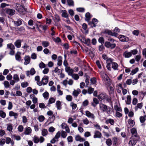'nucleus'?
<instances>
[{"mask_svg": "<svg viewBox=\"0 0 146 146\" xmlns=\"http://www.w3.org/2000/svg\"><path fill=\"white\" fill-rule=\"evenodd\" d=\"M62 58L61 56H59L58 57L57 60L58 62L57 65L59 66H60L62 64Z\"/></svg>", "mask_w": 146, "mask_h": 146, "instance_id": "obj_24", "label": "nucleus"}, {"mask_svg": "<svg viewBox=\"0 0 146 146\" xmlns=\"http://www.w3.org/2000/svg\"><path fill=\"white\" fill-rule=\"evenodd\" d=\"M31 132V129L30 127H28L25 130V135H28Z\"/></svg>", "mask_w": 146, "mask_h": 146, "instance_id": "obj_40", "label": "nucleus"}, {"mask_svg": "<svg viewBox=\"0 0 146 146\" xmlns=\"http://www.w3.org/2000/svg\"><path fill=\"white\" fill-rule=\"evenodd\" d=\"M56 105L58 110H60L61 109V102L60 101L58 100L56 102Z\"/></svg>", "mask_w": 146, "mask_h": 146, "instance_id": "obj_37", "label": "nucleus"}, {"mask_svg": "<svg viewBox=\"0 0 146 146\" xmlns=\"http://www.w3.org/2000/svg\"><path fill=\"white\" fill-rule=\"evenodd\" d=\"M122 110H116L115 114L116 116L118 117H120L122 116V114L118 111H121Z\"/></svg>", "mask_w": 146, "mask_h": 146, "instance_id": "obj_36", "label": "nucleus"}, {"mask_svg": "<svg viewBox=\"0 0 146 146\" xmlns=\"http://www.w3.org/2000/svg\"><path fill=\"white\" fill-rule=\"evenodd\" d=\"M98 21L97 19L95 18H93L91 22H90L88 24L90 25L92 27H96V25L98 23Z\"/></svg>", "mask_w": 146, "mask_h": 146, "instance_id": "obj_9", "label": "nucleus"}, {"mask_svg": "<svg viewBox=\"0 0 146 146\" xmlns=\"http://www.w3.org/2000/svg\"><path fill=\"white\" fill-rule=\"evenodd\" d=\"M104 33L107 34L108 35L112 36H117V33H116L113 32L109 30L108 29L105 30L104 31Z\"/></svg>", "mask_w": 146, "mask_h": 146, "instance_id": "obj_8", "label": "nucleus"}, {"mask_svg": "<svg viewBox=\"0 0 146 146\" xmlns=\"http://www.w3.org/2000/svg\"><path fill=\"white\" fill-rule=\"evenodd\" d=\"M98 41L101 44H103L104 42V38L102 37H100L98 39Z\"/></svg>", "mask_w": 146, "mask_h": 146, "instance_id": "obj_61", "label": "nucleus"}, {"mask_svg": "<svg viewBox=\"0 0 146 146\" xmlns=\"http://www.w3.org/2000/svg\"><path fill=\"white\" fill-rule=\"evenodd\" d=\"M99 103L98 100L96 98H94L93 99V102L92 103V105L95 106L96 105Z\"/></svg>", "mask_w": 146, "mask_h": 146, "instance_id": "obj_46", "label": "nucleus"}, {"mask_svg": "<svg viewBox=\"0 0 146 146\" xmlns=\"http://www.w3.org/2000/svg\"><path fill=\"white\" fill-rule=\"evenodd\" d=\"M67 1L68 5L69 6L74 5V2L73 0H67Z\"/></svg>", "mask_w": 146, "mask_h": 146, "instance_id": "obj_44", "label": "nucleus"}, {"mask_svg": "<svg viewBox=\"0 0 146 146\" xmlns=\"http://www.w3.org/2000/svg\"><path fill=\"white\" fill-rule=\"evenodd\" d=\"M22 40H21L18 39L15 42L14 44L15 46L17 48H20L21 46V42Z\"/></svg>", "mask_w": 146, "mask_h": 146, "instance_id": "obj_17", "label": "nucleus"}, {"mask_svg": "<svg viewBox=\"0 0 146 146\" xmlns=\"http://www.w3.org/2000/svg\"><path fill=\"white\" fill-rule=\"evenodd\" d=\"M106 143L107 145L108 146H110L112 145V141L111 139L109 138L107 139L106 141Z\"/></svg>", "mask_w": 146, "mask_h": 146, "instance_id": "obj_41", "label": "nucleus"}, {"mask_svg": "<svg viewBox=\"0 0 146 146\" xmlns=\"http://www.w3.org/2000/svg\"><path fill=\"white\" fill-rule=\"evenodd\" d=\"M44 118V117L43 115H40L38 117V120L40 122L43 121Z\"/></svg>", "mask_w": 146, "mask_h": 146, "instance_id": "obj_64", "label": "nucleus"}, {"mask_svg": "<svg viewBox=\"0 0 146 146\" xmlns=\"http://www.w3.org/2000/svg\"><path fill=\"white\" fill-rule=\"evenodd\" d=\"M86 115L89 117H92V118H94V114L91 113L88 111H86Z\"/></svg>", "mask_w": 146, "mask_h": 146, "instance_id": "obj_28", "label": "nucleus"}, {"mask_svg": "<svg viewBox=\"0 0 146 146\" xmlns=\"http://www.w3.org/2000/svg\"><path fill=\"white\" fill-rule=\"evenodd\" d=\"M130 52L131 53L132 55V54L133 55H135L137 54L138 52V51L137 49H135L131 50L130 51Z\"/></svg>", "mask_w": 146, "mask_h": 146, "instance_id": "obj_55", "label": "nucleus"}, {"mask_svg": "<svg viewBox=\"0 0 146 146\" xmlns=\"http://www.w3.org/2000/svg\"><path fill=\"white\" fill-rule=\"evenodd\" d=\"M100 107L101 110H107L109 108L107 106L102 104H100Z\"/></svg>", "mask_w": 146, "mask_h": 146, "instance_id": "obj_30", "label": "nucleus"}, {"mask_svg": "<svg viewBox=\"0 0 146 146\" xmlns=\"http://www.w3.org/2000/svg\"><path fill=\"white\" fill-rule=\"evenodd\" d=\"M13 129V127L11 124H8L7 125V130L10 132Z\"/></svg>", "mask_w": 146, "mask_h": 146, "instance_id": "obj_51", "label": "nucleus"}, {"mask_svg": "<svg viewBox=\"0 0 146 146\" xmlns=\"http://www.w3.org/2000/svg\"><path fill=\"white\" fill-rule=\"evenodd\" d=\"M42 44L44 47H47L49 44V42L47 41H42Z\"/></svg>", "mask_w": 146, "mask_h": 146, "instance_id": "obj_35", "label": "nucleus"}, {"mask_svg": "<svg viewBox=\"0 0 146 146\" xmlns=\"http://www.w3.org/2000/svg\"><path fill=\"white\" fill-rule=\"evenodd\" d=\"M54 16V18L53 19L54 22H58L60 21V17L58 15L56 14Z\"/></svg>", "mask_w": 146, "mask_h": 146, "instance_id": "obj_29", "label": "nucleus"}, {"mask_svg": "<svg viewBox=\"0 0 146 146\" xmlns=\"http://www.w3.org/2000/svg\"><path fill=\"white\" fill-rule=\"evenodd\" d=\"M70 106L72 107V109H75L77 107L76 104L72 102H71L70 103Z\"/></svg>", "mask_w": 146, "mask_h": 146, "instance_id": "obj_57", "label": "nucleus"}, {"mask_svg": "<svg viewBox=\"0 0 146 146\" xmlns=\"http://www.w3.org/2000/svg\"><path fill=\"white\" fill-rule=\"evenodd\" d=\"M36 73V71L33 68H31L30 71H28L26 72V74L27 76H29V75L33 76Z\"/></svg>", "mask_w": 146, "mask_h": 146, "instance_id": "obj_6", "label": "nucleus"}, {"mask_svg": "<svg viewBox=\"0 0 146 146\" xmlns=\"http://www.w3.org/2000/svg\"><path fill=\"white\" fill-rule=\"evenodd\" d=\"M123 56L126 58H129L131 56V53L130 52H128L127 51H125L123 54Z\"/></svg>", "mask_w": 146, "mask_h": 146, "instance_id": "obj_16", "label": "nucleus"}, {"mask_svg": "<svg viewBox=\"0 0 146 146\" xmlns=\"http://www.w3.org/2000/svg\"><path fill=\"white\" fill-rule=\"evenodd\" d=\"M83 40L84 41V43L86 44L88 46H89L90 44V40L89 38L86 39V38H83Z\"/></svg>", "mask_w": 146, "mask_h": 146, "instance_id": "obj_32", "label": "nucleus"}, {"mask_svg": "<svg viewBox=\"0 0 146 146\" xmlns=\"http://www.w3.org/2000/svg\"><path fill=\"white\" fill-rule=\"evenodd\" d=\"M6 116V113L2 110H0V116L2 118H5Z\"/></svg>", "mask_w": 146, "mask_h": 146, "instance_id": "obj_42", "label": "nucleus"}, {"mask_svg": "<svg viewBox=\"0 0 146 146\" xmlns=\"http://www.w3.org/2000/svg\"><path fill=\"white\" fill-rule=\"evenodd\" d=\"M55 101V99L53 98H50L48 100V102L47 104V106H48L50 104L54 103Z\"/></svg>", "mask_w": 146, "mask_h": 146, "instance_id": "obj_33", "label": "nucleus"}, {"mask_svg": "<svg viewBox=\"0 0 146 146\" xmlns=\"http://www.w3.org/2000/svg\"><path fill=\"white\" fill-rule=\"evenodd\" d=\"M42 95L44 98L46 100L48 99L49 96V94L47 92H46L43 93Z\"/></svg>", "mask_w": 146, "mask_h": 146, "instance_id": "obj_50", "label": "nucleus"}, {"mask_svg": "<svg viewBox=\"0 0 146 146\" xmlns=\"http://www.w3.org/2000/svg\"><path fill=\"white\" fill-rule=\"evenodd\" d=\"M106 123L107 124L110 123L111 125H113L114 124V121L113 119H109L106 121Z\"/></svg>", "mask_w": 146, "mask_h": 146, "instance_id": "obj_31", "label": "nucleus"}, {"mask_svg": "<svg viewBox=\"0 0 146 146\" xmlns=\"http://www.w3.org/2000/svg\"><path fill=\"white\" fill-rule=\"evenodd\" d=\"M48 77L47 76H44L42 79V85H44L46 84L48 82Z\"/></svg>", "mask_w": 146, "mask_h": 146, "instance_id": "obj_14", "label": "nucleus"}, {"mask_svg": "<svg viewBox=\"0 0 146 146\" xmlns=\"http://www.w3.org/2000/svg\"><path fill=\"white\" fill-rule=\"evenodd\" d=\"M131 96H128L127 97V99L126 101V103L127 104H129L131 103Z\"/></svg>", "mask_w": 146, "mask_h": 146, "instance_id": "obj_43", "label": "nucleus"}, {"mask_svg": "<svg viewBox=\"0 0 146 146\" xmlns=\"http://www.w3.org/2000/svg\"><path fill=\"white\" fill-rule=\"evenodd\" d=\"M55 118V116L54 115L49 116L48 119L46 122V123H47V125H48L51 123H53Z\"/></svg>", "mask_w": 146, "mask_h": 146, "instance_id": "obj_4", "label": "nucleus"}, {"mask_svg": "<svg viewBox=\"0 0 146 146\" xmlns=\"http://www.w3.org/2000/svg\"><path fill=\"white\" fill-rule=\"evenodd\" d=\"M48 133L47 130L45 129H43L42 131V135L43 136H45L47 135Z\"/></svg>", "mask_w": 146, "mask_h": 146, "instance_id": "obj_45", "label": "nucleus"}, {"mask_svg": "<svg viewBox=\"0 0 146 146\" xmlns=\"http://www.w3.org/2000/svg\"><path fill=\"white\" fill-rule=\"evenodd\" d=\"M4 85L5 87L6 88H8L9 87L10 84L9 82L7 81H5L4 82Z\"/></svg>", "mask_w": 146, "mask_h": 146, "instance_id": "obj_58", "label": "nucleus"}, {"mask_svg": "<svg viewBox=\"0 0 146 146\" xmlns=\"http://www.w3.org/2000/svg\"><path fill=\"white\" fill-rule=\"evenodd\" d=\"M102 134L100 132L98 131H95L94 135V138H100L102 137Z\"/></svg>", "mask_w": 146, "mask_h": 146, "instance_id": "obj_13", "label": "nucleus"}, {"mask_svg": "<svg viewBox=\"0 0 146 146\" xmlns=\"http://www.w3.org/2000/svg\"><path fill=\"white\" fill-rule=\"evenodd\" d=\"M112 67L114 70H118V64L116 62H113L112 63Z\"/></svg>", "mask_w": 146, "mask_h": 146, "instance_id": "obj_21", "label": "nucleus"}, {"mask_svg": "<svg viewBox=\"0 0 146 146\" xmlns=\"http://www.w3.org/2000/svg\"><path fill=\"white\" fill-rule=\"evenodd\" d=\"M15 9L17 12L21 14H23L25 12V9L23 6L19 3L16 4Z\"/></svg>", "mask_w": 146, "mask_h": 146, "instance_id": "obj_1", "label": "nucleus"}, {"mask_svg": "<svg viewBox=\"0 0 146 146\" xmlns=\"http://www.w3.org/2000/svg\"><path fill=\"white\" fill-rule=\"evenodd\" d=\"M61 12L62 13L61 16L63 17L68 18V16L66 10H62L61 11Z\"/></svg>", "mask_w": 146, "mask_h": 146, "instance_id": "obj_20", "label": "nucleus"}, {"mask_svg": "<svg viewBox=\"0 0 146 146\" xmlns=\"http://www.w3.org/2000/svg\"><path fill=\"white\" fill-rule=\"evenodd\" d=\"M113 145L115 146H116L118 143V139L117 137H115L112 139Z\"/></svg>", "mask_w": 146, "mask_h": 146, "instance_id": "obj_26", "label": "nucleus"}, {"mask_svg": "<svg viewBox=\"0 0 146 146\" xmlns=\"http://www.w3.org/2000/svg\"><path fill=\"white\" fill-rule=\"evenodd\" d=\"M5 140L3 138L0 139V145L3 146L5 143Z\"/></svg>", "mask_w": 146, "mask_h": 146, "instance_id": "obj_48", "label": "nucleus"}, {"mask_svg": "<svg viewBox=\"0 0 146 146\" xmlns=\"http://www.w3.org/2000/svg\"><path fill=\"white\" fill-rule=\"evenodd\" d=\"M94 89L91 87H89L88 90V93L90 94H91L93 92Z\"/></svg>", "mask_w": 146, "mask_h": 146, "instance_id": "obj_52", "label": "nucleus"}, {"mask_svg": "<svg viewBox=\"0 0 146 146\" xmlns=\"http://www.w3.org/2000/svg\"><path fill=\"white\" fill-rule=\"evenodd\" d=\"M103 80V83L105 84L107 87L110 86L111 84L110 79L108 76L106 74H104L102 76Z\"/></svg>", "mask_w": 146, "mask_h": 146, "instance_id": "obj_2", "label": "nucleus"}, {"mask_svg": "<svg viewBox=\"0 0 146 146\" xmlns=\"http://www.w3.org/2000/svg\"><path fill=\"white\" fill-rule=\"evenodd\" d=\"M119 40L122 42L127 41L129 40V38L122 35H120L119 36Z\"/></svg>", "mask_w": 146, "mask_h": 146, "instance_id": "obj_12", "label": "nucleus"}, {"mask_svg": "<svg viewBox=\"0 0 146 146\" xmlns=\"http://www.w3.org/2000/svg\"><path fill=\"white\" fill-rule=\"evenodd\" d=\"M22 20L21 19H17L16 21H14V24H15L17 26H19L22 24Z\"/></svg>", "mask_w": 146, "mask_h": 146, "instance_id": "obj_22", "label": "nucleus"}, {"mask_svg": "<svg viewBox=\"0 0 146 146\" xmlns=\"http://www.w3.org/2000/svg\"><path fill=\"white\" fill-rule=\"evenodd\" d=\"M107 96V95L106 94L101 93L98 96V98L100 101H102L106 99Z\"/></svg>", "mask_w": 146, "mask_h": 146, "instance_id": "obj_3", "label": "nucleus"}, {"mask_svg": "<svg viewBox=\"0 0 146 146\" xmlns=\"http://www.w3.org/2000/svg\"><path fill=\"white\" fill-rule=\"evenodd\" d=\"M139 119L140 122L142 123H144L146 120V119L145 118V117H143V116L140 117Z\"/></svg>", "mask_w": 146, "mask_h": 146, "instance_id": "obj_63", "label": "nucleus"}, {"mask_svg": "<svg viewBox=\"0 0 146 146\" xmlns=\"http://www.w3.org/2000/svg\"><path fill=\"white\" fill-rule=\"evenodd\" d=\"M61 135L62 137L65 138L67 136V134L65 131H62Z\"/></svg>", "mask_w": 146, "mask_h": 146, "instance_id": "obj_62", "label": "nucleus"}, {"mask_svg": "<svg viewBox=\"0 0 146 146\" xmlns=\"http://www.w3.org/2000/svg\"><path fill=\"white\" fill-rule=\"evenodd\" d=\"M142 106L143 104L142 103H138L137 104V106L135 107V109L136 110L138 109H141Z\"/></svg>", "mask_w": 146, "mask_h": 146, "instance_id": "obj_53", "label": "nucleus"}, {"mask_svg": "<svg viewBox=\"0 0 146 146\" xmlns=\"http://www.w3.org/2000/svg\"><path fill=\"white\" fill-rule=\"evenodd\" d=\"M39 67L40 68H42L45 67V64L42 62H41L39 64Z\"/></svg>", "mask_w": 146, "mask_h": 146, "instance_id": "obj_60", "label": "nucleus"}, {"mask_svg": "<svg viewBox=\"0 0 146 146\" xmlns=\"http://www.w3.org/2000/svg\"><path fill=\"white\" fill-rule=\"evenodd\" d=\"M139 33V31L138 30H135L133 32V34L136 36H138Z\"/></svg>", "mask_w": 146, "mask_h": 146, "instance_id": "obj_59", "label": "nucleus"}, {"mask_svg": "<svg viewBox=\"0 0 146 146\" xmlns=\"http://www.w3.org/2000/svg\"><path fill=\"white\" fill-rule=\"evenodd\" d=\"M129 142V145L131 146L135 145L137 141V140L135 138H130Z\"/></svg>", "mask_w": 146, "mask_h": 146, "instance_id": "obj_7", "label": "nucleus"}, {"mask_svg": "<svg viewBox=\"0 0 146 146\" xmlns=\"http://www.w3.org/2000/svg\"><path fill=\"white\" fill-rule=\"evenodd\" d=\"M7 48L11 50H14L15 49L14 46L12 43H9L7 45Z\"/></svg>", "mask_w": 146, "mask_h": 146, "instance_id": "obj_25", "label": "nucleus"}, {"mask_svg": "<svg viewBox=\"0 0 146 146\" xmlns=\"http://www.w3.org/2000/svg\"><path fill=\"white\" fill-rule=\"evenodd\" d=\"M6 12L10 15H13L15 12V10L13 9H7L6 10Z\"/></svg>", "mask_w": 146, "mask_h": 146, "instance_id": "obj_10", "label": "nucleus"}, {"mask_svg": "<svg viewBox=\"0 0 146 146\" xmlns=\"http://www.w3.org/2000/svg\"><path fill=\"white\" fill-rule=\"evenodd\" d=\"M13 79L15 82H17L19 81V76L17 74H15L14 75Z\"/></svg>", "mask_w": 146, "mask_h": 146, "instance_id": "obj_38", "label": "nucleus"}, {"mask_svg": "<svg viewBox=\"0 0 146 146\" xmlns=\"http://www.w3.org/2000/svg\"><path fill=\"white\" fill-rule=\"evenodd\" d=\"M12 137L13 138L15 139L17 141L20 140L21 139V137L19 136H17L16 135H12Z\"/></svg>", "mask_w": 146, "mask_h": 146, "instance_id": "obj_54", "label": "nucleus"}, {"mask_svg": "<svg viewBox=\"0 0 146 146\" xmlns=\"http://www.w3.org/2000/svg\"><path fill=\"white\" fill-rule=\"evenodd\" d=\"M25 62L24 64L25 65H27L29 64L30 61V58L29 56H26L24 58Z\"/></svg>", "mask_w": 146, "mask_h": 146, "instance_id": "obj_15", "label": "nucleus"}, {"mask_svg": "<svg viewBox=\"0 0 146 146\" xmlns=\"http://www.w3.org/2000/svg\"><path fill=\"white\" fill-rule=\"evenodd\" d=\"M91 18L90 14L89 12L85 14V20L87 21H89Z\"/></svg>", "mask_w": 146, "mask_h": 146, "instance_id": "obj_23", "label": "nucleus"}, {"mask_svg": "<svg viewBox=\"0 0 146 146\" xmlns=\"http://www.w3.org/2000/svg\"><path fill=\"white\" fill-rule=\"evenodd\" d=\"M66 99L68 101H71L72 99V97L71 95H67L66 96Z\"/></svg>", "mask_w": 146, "mask_h": 146, "instance_id": "obj_49", "label": "nucleus"}, {"mask_svg": "<svg viewBox=\"0 0 146 146\" xmlns=\"http://www.w3.org/2000/svg\"><path fill=\"white\" fill-rule=\"evenodd\" d=\"M139 70V68H136L135 69H133L132 70L130 75H133L136 74Z\"/></svg>", "mask_w": 146, "mask_h": 146, "instance_id": "obj_39", "label": "nucleus"}, {"mask_svg": "<svg viewBox=\"0 0 146 146\" xmlns=\"http://www.w3.org/2000/svg\"><path fill=\"white\" fill-rule=\"evenodd\" d=\"M28 85V83L27 82H22L21 83V86L23 88H24L27 87Z\"/></svg>", "mask_w": 146, "mask_h": 146, "instance_id": "obj_56", "label": "nucleus"}, {"mask_svg": "<svg viewBox=\"0 0 146 146\" xmlns=\"http://www.w3.org/2000/svg\"><path fill=\"white\" fill-rule=\"evenodd\" d=\"M131 132L132 134V136L135 137H139L137 133V131L136 129L134 127L132 128L131 129Z\"/></svg>", "mask_w": 146, "mask_h": 146, "instance_id": "obj_5", "label": "nucleus"}, {"mask_svg": "<svg viewBox=\"0 0 146 146\" xmlns=\"http://www.w3.org/2000/svg\"><path fill=\"white\" fill-rule=\"evenodd\" d=\"M9 115L10 116H14L15 119H16L18 117V114L16 113H15L12 111H11L9 112Z\"/></svg>", "mask_w": 146, "mask_h": 146, "instance_id": "obj_19", "label": "nucleus"}, {"mask_svg": "<svg viewBox=\"0 0 146 146\" xmlns=\"http://www.w3.org/2000/svg\"><path fill=\"white\" fill-rule=\"evenodd\" d=\"M81 92V90L78 88L76 90H74L72 92V95L75 97H77Z\"/></svg>", "mask_w": 146, "mask_h": 146, "instance_id": "obj_18", "label": "nucleus"}, {"mask_svg": "<svg viewBox=\"0 0 146 146\" xmlns=\"http://www.w3.org/2000/svg\"><path fill=\"white\" fill-rule=\"evenodd\" d=\"M21 53L19 52H17L15 55V58L16 60L18 61H22L23 59H21Z\"/></svg>", "mask_w": 146, "mask_h": 146, "instance_id": "obj_11", "label": "nucleus"}, {"mask_svg": "<svg viewBox=\"0 0 146 146\" xmlns=\"http://www.w3.org/2000/svg\"><path fill=\"white\" fill-rule=\"evenodd\" d=\"M75 80H77L79 78V76L77 74H73L71 76Z\"/></svg>", "mask_w": 146, "mask_h": 146, "instance_id": "obj_47", "label": "nucleus"}, {"mask_svg": "<svg viewBox=\"0 0 146 146\" xmlns=\"http://www.w3.org/2000/svg\"><path fill=\"white\" fill-rule=\"evenodd\" d=\"M33 141L35 143H37L39 142V139L37 136L35 135L33 138Z\"/></svg>", "mask_w": 146, "mask_h": 146, "instance_id": "obj_34", "label": "nucleus"}, {"mask_svg": "<svg viewBox=\"0 0 146 146\" xmlns=\"http://www.w3.org/2000/svg\"><path fill=\"white\" fill-rule=\"evenodd\" d=\"M128 122L131 127H133L135 124V121L131 119H129L128 120Z\"/></svg>", "mask_w": 146, "mask_h": 146, "instance_id": "obj_27", "label": "nucleus"}]
</instances>
